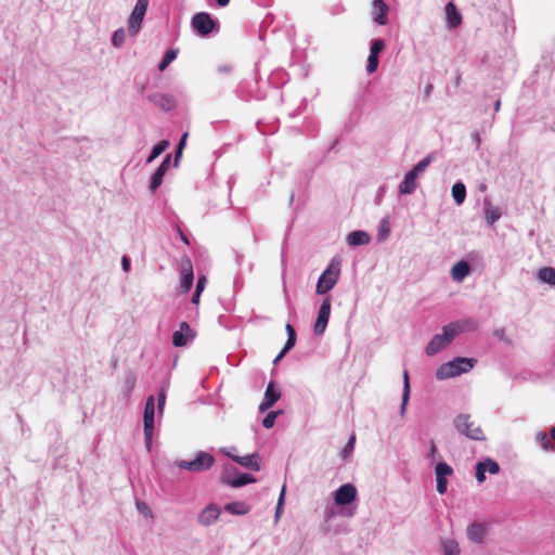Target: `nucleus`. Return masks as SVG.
<instances>
[{
    "instance_id": "1",
    "label": "nucleus",
    "mask_w": 555,
    "mask_h": 555,
    "mask_svg": "<svg viewBox=\"0 0 555 555\" xmlns=\"http://www.w3.org/2000/svg\"><path fill=\"white\" fill-rule=\"evenodd\" d=\"M477 360L474 358L456 357L453 360L441 364L435 376L438 380L460 376L461 374L468 373L476 365Z\"/></svg>"
},
{
    "instance_id": "2",
    "label": "nucleus",
    "mask_w": 555,
    "mask_h": 555,
    "mask_svg": "<svg viewBox=\"0 0 555 555\" xmlns=\"http://www.w3.org/2000/svg\"><path fill=\"white\" fill-rule=\"evenodd\" d=\"M341 260L338 257L332 258L326 269L319 276L315 293L327 294L338 282L340 275Z\"/></svg>"
},
{
    "instance_id": "3",
    "label": "nucleus",
    "mask_w": 555,
    "mask_h": 555,
    "mask_svg": "<svg viewBox=\"0 0 555 555\" xmlns=\"http://www.w3.org/2000/svg\"><path fill=\"white\" fill-rule=\"evenodd\" d=\"M453 424L459 434L472 440L483 441L486 439L483 430L480 426L476 425L475 422L472 421L470 414H459L454 418Z\"/></svg>"
},
{
    "instance_id": "4",
    "label": "nucleus",
    "mask_w": 555,
    "mask_h": 555,
    "mask_svg": "<svg viewBox=\"0 0 555 555\" xmlns=\"http://www.w3.org/2000/svg\"><path fill=\"white\" fill-rule=\"evenodd\" d=\"M216 460L215 456L205 451H198L193 460H181L176 462V466L180 469H185L192 473H203L209 470Z\"/></svg>"
},
{
    "instance_id": "5",
    "label": "nucleus",
    "mask_w": 555,
    "mask_h": 555,
    "mask_svg": "<svg viewBox=\"0 0 555 555\" xmlns=\"http://www.w3.org/2000/svg\"><path fill=\"white\" fill-rule=\"evenodd\" d=\"M192 27L201 37H208L211 33L219 30V22L207 12L196 13L192 17Z\"/></svg>"
},
{
    "instance_id": "6",
    "label": "nucleus",
    "mask_w": 555,
    "mask_h": 555,
    "mask_svg": "<svg viewBox=\"0 0 555 555\" xmlns=\"http://www.w3.org/2000/svg\"><path fill=\"white\" fill-rule=\"evenodd\" d=\"M222 482L232 488H240L248 483L256 482V478L248 473H241L234 466H228L221 476Z\"/></svg>"
},
{
    "instance_id": "7",
    "label": "nucleus",
    "mask_w": 555,
    "mask_h": 555,
    "mask_svg": "<svg viewBox=\"0 0 555 555\" xmlns=\"http://www.w3.org/2000/svg\"><path fill=\"white\" fill-rule=\"evenodd\" d=\"M155 422V399L150 396L146 399L143 413V433L146 448L150 450Z\"/></svg>"
},
{
    "instance_id": "8",
    "label": "nucleus",
    "mask_w": 555,
    "mask_h": 555,
    "mask_svg": "<svg viewBox=\"0 0 555 555\" xmlns=\"http://www.w3.org/2000/svg\"><path fill=\"white\" fill-rule=\"evenodd\" d=\"M147 7L149 0H137L128 21V33L130 36L135 37L141 30Z\"/></svg>"
},
{
    "instance_id": "9",
    "label": "nucleus",
    "mask_w": 555,
    "mask_h": 555,
    "mask_svg": "<svg viewBox=\"0 0 555 555\" xmlns=\"http://www.w3.org/2000/svg\"><path fill=\"white\" fill-rule=\"evenodd\" d=\"M331 315V299L325 298L318 311V317L314 322L313 332L314 335L321 336L324 334Z\"/></svg>"
},
{
    "instance_id": "10",
    "label": "nucleus",
    "mask_w": 555,
    "mask_h": 555,
    "mask_svg": "<svg viewBox=\"0 0 555 555\" xmlns=\"http://www.w3.org/2000/svg\"><path fill=\"white\" fill-rule=\"evenodd\" d=\"M357 498V489L351 483L340 486L334 492V501L337 505L345 506L353 502Z\"/></svg>"
},
{
    "instance_id": "11",
    "label": "nucleus",
    "mask_w": 555,
    "mask_h": 555,
    "mask_svg": "<svg viewBox=\"0 0 555 555\" xmlns=\"http://www.w3.org/2000/svg\"><path fill=\"white\" fill-rule=\"evenodd\" d=\"M147 100L165 112H169L177 106V101L169 93L154 92L147 95Z\"/></svg>"
},
{
    "instance_id": "12",
    "label": "nucleus",
    "mask_w": 555,
    "mask_h": 555,
    "mask_svg": "<svg viewBox=\"0 0 555 555\" xmlns=\"http://www.w3.org/2000/svg\"><path fill=\"white\" fill-rule=\"evenodd\" d=\"M171 164V155L168 154L164 157L160 165L154 171L151 177L149 189L152 193H154L163 183V179L167 170L169 169Z\"/></svg>"
},
{
    "instance_id": "13",
    "label": "nucleus",
    "mask_w": 555,
    "mask_h": 555,
    "mask_svg": "<svg viewBox=\"0 0 555 555\" xmlns=\"http://www.w3.org/2000/svg\"><path fill=\"white\" fill-rule=\"evenodd\" d=\"M195 338V332L185 321L180 323V328L172 334V345L175 347H184L189 340Z\"/></svg>"
},
{
    "instance_id": "14",
    "label": "nucleus",
    "mask_w": 555,
    "mask_h": 555,
    "mask_svg": "<svg viewBox=\"0 0 555 555\" xmlns=\"http://www.w3.org/2000/svg\"><path fill=\"white\" fill-rule=\"evenodd\" d=\"M388 12L389 7L384 0H373L372 1V9H371V16L372 21L379 25L384 26L388 23Z\"/></svg>"
},
{
    "instance_id": "15",
    "label": "nucleus",
    "mask_w": 555,
    "mask_h": 555,
    "mask_svg": "<svg viewBox=\"0 0 555 555\" xmlns=\"http://www.w3.org/2000/svg\"><path fill=\"white\" fill-rule=\"evenodd\" d=\"M227 455L231 457L235 463L242 465L245 468L251 469L254 472H259L261 469V466L258 462L257 453H251L245 456H238L228 452Z\"/></svg>"
},
{
    "instance_id": "16",
    "label": "nucleus",
    "mask_w": 555,
    "mask_h": 555,
    "mask_svg": "<svg viewBox=\"0 0 555 555\" xmlns=\"http://www.w3.org/2000/svg\"><path fill=\"white\" fill-rule=\"evenodd\" d=\"M221 509L216 504L207 505L198 515V522L203 526H210L220 516Z\"/></svg>"
},
{
    "instance_id": "17",
    "label": "nucleus",
    "mask_w": 555,
    "mask_h": 555,
    "mask_svg": "<svg viewBox=\"0 0 555 555\" xmlns=\"http://www.w3.org/2000/svg\"><path fill=\"white\" fill-rule=\"evenodd\" d=\"M488 532V525L483 522H473L467 527V538L475 543H482Z\"/></svg>"
},
{
    "instance_id": "18",
    "label": "nucleus",
    "mask_w": 555,
    "mask_h": 555,
    "mask_svg": "<svg viewBox=\"0 0 555 555\" xmlns=\"http://www.w3.org/2000/svg\"><path fill=\"white\" fill-rule=\"evenodd\" d=\"M482 208L485 219L488 225H493L502 216L500 207L493 206L489 198H485L482 202Z\"/></svg>"
},
{
    "instance_id": "19",
    "label": "nucleus",
    "mask_w": 555,
    "mask_h": 555,
    "mask_svg": "<svg viewBox=\"0 0 555 555\" xmlns=\"http://www.w3.org/2000/svg\"><path fill=\"white\" fill-rule=\"evenodd\" d=\"M444 11L447 16V26L450 29L459 27L462 23V14L457 10L456 5L450 1L447 3Z\"/></svg>"
},
{
    "instance_id": "20",
    "label": "nucleus",
    "mask_w": 555,
    "mask_h": 555,
    "mask_svg": "<svg viewBox=\"0 0 555 555\" xmlns=\"http://www.w3.org/2000/svg\"><path fill=\"white\" fill-rule=\"evenodd\" d=\"M194 274L193 268L190 259L186 260V267L182 270V278L180 280V291L182 293H188L191 291L193 286Z\"/></svg>"
},
{
    "instance_id": "21",
    "label": "nucleus",
    "mask_w": 555,
    "mask_h": 555,
    "mask_svg": "<svg viewBox=\"0 0 555 555\" xmlns=\"http://www.w3.org/2000/svg\"><path fill=\"white\" fill-rule=\"evenodd\" d=\"M416 178L414 172L408 171L399 184V193L404 195L412 194L417 188Z\"/></svg>"
},
{
    "instance_id": "22",
    "label": "nucleus",
    "mask_w": 555,
    "mask_h": 555,
    "mask_svg": "<svg viewBox=\"0 0 555 555\" xmlns=\"http://www.w3.org/2000/svg\"><path fill=\"white\" fill-rule=\"evenodd\" d=\"M371 242V236L362 230L352 231L347 235V243L350 246L366 245Z\"/></svg>"
},
{
    "instance_id": "23",
    "label": "nucleus",
    "mask_w": 555,
    "mask_h": 555,
    "mask_svg": "<svg viewBox=\"0 0 555 555\" xmlns=\"http://www.w3.org/2000/svg\"><path fill=\"white\" fill-rule=\"evenodd\" d=\"M449 343L441 337V334H436L433 336L430 341L427 344L425 351L427 356H435L440 352Z\"/></svg>"
},
{
    "instance_id": "24",
    "label": "nucleus",
    "mask_w": 555,
    "mask_h": 555,
    "mask_svg": "<svg viewBox=\"0 0 555 555\" xmlns=\"http://www.w3.org/2000/svg\"><path fill=\"white\" fill-rule=\"evenodd\" d=\"M470 273V266L467 261L461 260L451 269V276L456 282H462Z\"/></svg>"
},
{
    "instance_id": "25",
    "label": "nucleus",
    "mask_w": 555,
    "mask_h": 555,
    "mask_svg": "<svg viewBox=\"0 0 555 555\" xmlns=\"http://www.w3.org/2000/svg\"><path fill=\"white\" fill-rule=\"evenodd\" d=\"M224 509L232 515H245L250 511V506L245 502H231L224 505Z\"/></svg>"
},
{
    "instance_id": "26",
    "label": "nucleus",
    "mask_w": 555,
    "mask_h": 555,
    "mask_svg": "<svg viewBox=\"0 0 555 555\" xmlns=\"http://www.w3.org/2000/svg\"><path fill=\"white\" fill-rule=\"evenodd\" d=\"M410 399V380H409V372L404 370L403 372V391H402V402L400 406V414L403 415L406 409L408 401Z\"/></svg>"
},
{
    "instance_id": "27",
    "label": "nucleus",
    "mask_w": 555,
    "mask_h": 555,
    "mask_svg": "<svg viewBox=\"0 0 555 555\" xmlns=\"http://www.w3.org/2000/svg\"><path fill=\"white\" fill-rule=\"evenodd\" d=\"M452 197L457 205L464 203L466 197V186L463 182L457 181L452 186Z\"/></svg>"
},
{
    "instance_id": "28",
    "label": "nucleus",
    "mask_w": 555,
    "mask_h": 555,
    "mask_svg": "<svg viewBox=\"0 0 555 555\" xmlns=\"http://www.w3.org/2000/svg\"><path fill=\"white\" fill-rule=\"evenodd\" d=\"M538 279L552 286L555 285V268L544 267L538 271Z\"/></svg>"
},
{
    "instance_id": "29",
    "label": "nucleus",
    "mask_w": 555,
    "mask_h": 555,
    "mask_svg": "<svg viewBox=\"0 0 555 555\" xmlns=\"http://www.w3.org/2000/svg\"><path fill=\"white\" fill-rule=\"evenodd\" d=\"M459 325V334L464 332H474L478 328V322L473 318L454 321Z\"/></svg>"
},
{
    "instance_id": "30",
    "label": "nucleus",
    "mask_w": 555,
    "mask_h": 555,
    "mask_svg": "<svg viewBox=\"0 0 555 555\" xmlns=\"http://www.w3.org/2000/svg\"><path fill=\"white\" fill-rule=\"evenodd\" d=\"M170 145L168 140H162L157 144H155L146 158V163L150 164L154 162L162 153H164L168 146Z\"/></svg>"
},
{
    "instance_id": "31",
    "label": "nucleus",
    "mask_w": 555,
    "mask_h": 555,
    "mask_svg": "<svg viewBox=\"0 0 555 555\" xmlns=\"http://www.w3.org/2000/svg\"><path fill=\"white\" fill-rule=\"evenodd\" d=\"M457 330L459 325L454 322H450L442 327L441 337L450 344L459 335Z\"/></svg>"
},
{
    "instance_id": "32",
    "label": "nucleus",
    "mask_w": 555,
    "mask_h": 555,
    "mask_svg": "<svg viewBox=\"0 0 555 555\" xmlns=\"http://www.w3.org/2000/svg\"><path fill=\"white\" fill-rule=\"evenodd\" d=\"M390 235V221L388 218H383L377 229V240L379 242L386 241Z\"/></svg>"
},
{
    "instance_id": "33",
    "label": "nucleus",
    "mask_w": 555,
    "mask_h": 555,
    "mask_svg": "<svg viewBox=\"0 0 555 555\" xmlns=\"http://www.w3.org/2000/svg\"><path fill=\"white\" fill-rule=\"evenodd\" d=\"M535 441L540 443L544 451H554L555 444L548 439L547 434L540 430L535 435Z\"/></svg>"
},
{
    "instance_id": "34",
    "label": "nucleus",
    "mask_w": 555,
    "mask_h": 555,
    "mask_svg": "<svg viewBox=\"0 0 555 555\" xmlns=\"http://www.w3.org/2000/svg\"><path fill=\"white\" fill-rule=\"evenodd\" d=\"M434 159V154H428L421 162H418L410 171L414 172L415 176L418 177V175L423 173Z\"/></svg>"
},
{
    "instance_id": "35",
    "label": "nucleus",
    "mask_w": 555,
    "mask_h": 555,
    "mask_svg": "<svg viewBox=\"0 0 555 555\" xmlns=\"http://www.w3.org/2000/svg\"><path fill=\"white\" fill-rule=\"evenodd\" d=\"M263 398L273 403L278 402V400L281 398V392L275 389L274 382H270L268 384Z\"/></svg>"
},
{
    "instance_id": "36",
    "label": "nucleus",
    "mask_w": 555,
    "mask_h": 555,
    "mask_svg": "<svg viewBox=\"0 0 555 555\" xmlns=\"http://www.w3.org/2000/svg\"><path fill=\"white\" fill-rule=\"evenodd\" d=\"M177 54H178V50L170 49V50L166 51V53L164 54L162 61L158 64V69L160 72L165 70L168 67V65L173 60H176Z\"/></svg>"
},
{
    "instance_id": "37",
    "label": "nucleus",
    "mask_w": 555,
    "mask_h": 555,
    "mask_svg": "<svg viewBox=\"0 0 555 555\" xmlns=\"http://www.w3.org/2000/svg\"><path fill=\"white\" fill-rule=\"evenodd\" d=\"M435 474L436 476L447 478L453 474V468L446 462H439L435 467Z\"/></svg>"
},
{
    "instance_id": "38",
    "label": "nucleus",
    "mask_w": 555,
    "mask_h": 555,
    "mask_svg": "<svg viewBox=\"0 0 555 555\" xmlns=\"http://www.w3.org/2000/svg\"><path fill=\"white\" fill-rule=\"evenodd\" d=\"M137 382V376L133 372H128L125 376V395L127 397H130Z\"/></svg>"
},
{
    "instance_id": "39",
    "label": "nucleus",
    "mask_w": 555,
    "mask_h": 555,
    "mask_svg": "<svg viewBox=\"0 0 555 555\" xmlns=\"http://www.w3.org/2000/svg\"><path fill=\"white\" fill-rule=\"evenodd\" d=\"M285 491H286V487L285 485L282 487L281 489V492H280V495H279V500H278V504H276V507H275V515H274V518H275V522H278L282 516V513H283V506H284V502H285Z\"/></svg>"
},
{
    "instance_id": "40",
    "label": "nucleus",
    "mask_w": 555,
    "mask_h": 555,
    "mask_svg": "<svg viewBox=\"0 0 555 555\" xmlns=\"http://www.w3.org/2000/svg\"><path fill=\"white\" fill-rule=\"evenodd\" d=\"M126 40V31L124 28H118L112 36V44L116 48H120Z\"/></svg>"
},
{
    "instance_id": "41",
    "label": "nucleus",
    "mask_w": 555,
    "mask_h": 555,
    "mask_svg": "<svg viewBox=\"0 0 555 555\" xmlns=\"http://www.w3.org/2000/svg\"><path fill=\"white\" fill-rule=\"evenodd\" d=\"M385 49V41L380 38L373 39L370 46V54L379 55L380 52Z\"/></svg>"
},
{
    "instance_id": "42",
    "label": "nucleus",
    "mask_w": 555,
    "mask_h": 555,
    "mask_svg": "<svg viewBox=\"0 0 555 555\" xmlns=\"http://www.w3.org/2000/svg\"><path fill=\"white\" fill-rule=\"evenodd\" d=\"M479 463L482 464L486 472H489L491 475H495L500 472V465L492 459H486Z\"/></svg>"
},
{
    "instance_id": "43",
    "label": "nucleus",
    "mask_w": 555,
    "mask_h": 555,
    "mask_svg": "<svg viewBox=\"0 0 555 555\" xmlns=\"http://www.w3.org/2000/svg\"><path fill=\"white\" fill-rule=\"evenodd\" d=\"M443 551L446 555H457L460 554V546L455 541H446L443 543Z\"/></svg>"
},
{
    "instance_id": "44",
    "label": "nucleus",
    "mask_w": 555,
    "mask_h": 555,
    "mask_svg": "<svg viewBox=\"0 0 555 555\" xmlns=\"http://www.w3.org/2000/svg\"><path fill=\"white\" fill-rule=\"evenodd\" d=\"M280 414L279 411H271L269 412L264 418L262 420V426L267 429H270L274 426L278 415Z\"/></svg>"
},
{
    "instance_id": "45",
    "label": "nucleus",
    "mask_w": 555,
    "mask_h": 555,
    "mask_svg": "<svg viewBox=\"0 0 555 555\" xmlns=\"http://www.w3.org/2000/svg\"><path fill=\"white\" fill-rule=\"evenodd\" d=\"M378 63H379V60H378L377 55L369 54L367 64H366V72L369 74L375 73L377 70Z\"/></svg>"
},
{
    "instance_id": "46",
    "label": "nucleus",
    "mask_w": 555,
    "mask_h": 555,
    "mask_svg": "<svg viewBox=\"0 0 555 555\" xmlns=\"http://www.w3.org/2000/svg\"><path fill=\"white\" fill-rule=\"evenodd\" d=\"M166 398H167V390L165 387H163L159 390L158 396H157V410H158L159 415L163 414V412H164Z\"/></svg>"
},
{
    "instance_id": "47",
    "label": "nucleus",
    "mask_w": 555,
    "mask_h": 555,
    "mask_svg": "<svg viewBox=\"0 0 555 555\" xmlns=\"http://www.w3.org/2000/svg\"><path fill=\"white\" fill-rule=\"evenodd\" d=\"M436 489L439 494H444L448 490V480L440 476H436Z\"/></svg>"
},
{
    "instance_id": "48",
    "label": "nucleus",
    "mask_w": 555,
    "mask_h": 555,
    "mask_svg": "<svg viewBox=\"0 0 555 555\" xmlns=\"http://www.w3.org/2000/svg\"><path fill=\"white\" fill-rule=\"evenodd\" d=\"M356 443V436L351 435L348 442L346 443L345 448L343 449L341 456L346 459L350 453L353 452Z\"/></svg>"
},
{
    "instance_id": "49",
    "label": "nucleus",
    "mask_w": 555,
    "mask_h": 555,
    "mask_svg": "<svg viewBox=\"0 0 555 555\" xmlns=\"http://www.w3.org/2000/svg\"><path fill=\"white\" fill-rule=\"evenodd\" d=\"M186 138H188V133H184L177 145V152H176V156H175V166H178L179 159L182 154V150L185 145Z\"/></svg>"
},
{
    "instance_id": "50",
    "label": "nucleus",
    "mask_w": 555,
    "mask_h": 555,
    "mask_svg": "<svg viewBox=\"0 0 555 555\" xmlns=\"http://www.w3.org/2000/svg\"><path fill=\"white\" fill-rule=\"evenodd\" d=\"M476 479L478 482H482L486 480V469L482 464L479 462L476 465Z\"/></svg>"
},
{
    "instance_id": "51",
    "label": "nucleus",
    "mask_w": 555,
    "mask_h": 555,
    "mask_svg": "<svg viewBox=\"0 0 555 555\" xmlns=\"http://www.w3.org/2000/svg\"><path fill=\"white\" fill-rule=\"evenodd\" d=\"M297 335H288L287 340L283 347L284 352H288L291 349L294 348L296 344Z\"/></svg>"
},
{
    "instance_id": "52",
    "label": "nucleus",
    "mask_w": 555,
    "mask_h": 555,
    "mask_svg": "<svg viewBox=\"0 0 555 555\" xmlns=\"http://www.w3.org/2000/svg\"><path fill=\"white\" fill-rule=\"evenodd\" d=\"M297 335H288L287 340L283 347L284 352H288L291 349L294 348L296 344Z\"/></svg>"
},
{
    "instance_id": "53",
    "label": "nucleus",
    "mask_w": 555,
    "mask_h": 555,
    "mask_svg": "<svg viewBox=\"0 0 555 555\" xmlns=\"http://www.w3.org/2000/svg\"><path fill=\"white\" fill-rule=\"evenodd\" d=\"M135 506H137V509L139 513L144 514V515H152L151 508L147 506V504L145 502L138 501L135 503Z\"/></svg>"
},
{
    "instance_id": "54",
    "label": "nucleus",
    "mask_w": 555,
    "mask_h": 555,
    "mask_svg": "<svg viewBox=\"0 0 555 555\" xmlns=\"http://www.w3.org/2000/svg\"><path fill=\"white\" fill-rule=\"evenodd\" d=\"M206 284H207L206 276L205 275L198 276L195 291L202 293L205 289Z\"/></svg>"
},
{
    "instance_id": "55",
    "label": "nucleus",
    "mask_w": 555,
    "mask_h": 555,
    "mask_svg": "<svg viewBox=\"0 0 555 555\" xmlns=\"http://www.w3.org/2000/svg\"><path fill=\"white\" fill-rule=\"evenodd\" d=\"M437 454H438L437 447L434 441H430V448H429L427 457L430 459L431 461H435Z\"/></svg>"
},
{
    "instance_id": "56",
    "label": "nucleus",
    "mask_w": 555,
    "mask_h": 555,
    "mask_svg": "<svg viewBox=\"0 0 555 555\" xmlns=\"http://www.w3.org/2000/svg\"><path fill=\"white\" fill-rule=\"evenodd\" d=\"M273 404H274L273 402L268 401L267 399L263 398L262 402L259 404V412H261V413L266 412L271 406H273Z\"/></svg>"
},
{
    "instance_id": "57",
    "label": "nucleus",
    "mask_w": 555,
    "mask_h": 555,
    "mask_svg": "<svg viewBox=\"0 0 555 555\" xmlns=\"http://www.w3.org/2000/svg\"><path fill=\"white\" fill-rule=\"evenodd\" d=\"M472 139H473V141L475 143L476 150H479L480 149V144H481L480 134L477 131H475V132L472 133Z\"/></svg>"
},
{
    "instance_id": "58",
    "label": "nucleus",
    "mask_w": 555,
    "mask_h": 555,
    "mask_svg": "<svg viewBox=\"0 0 555 555\" xmlns=\"http://www.w3.org/2000/svg\"><path fill=\"white\" fill-rule=\"evenodd\" d=\"M121 268L125 272H129L130 270V259L127 256L121 258Z\"/></svg>"
},
{
    "instance_id": "59",
    "label": "nucleus",
    "mask_w": 555,
    "mask_h": 555,
    "mask_svg": "<svg viewBox=\"0 0 555 555\" xmlns=\"http://www.w3.org/2000/svg\"><path fill=\"white\" fill-rule=\"evenodd\" d=\"M494 336H496L500 340L505 339V331L503 328H496L493 332Z\"/></svg>"
},
{
    "instance_id": "60",
    "label": "nucleus",
    "mask_w": 555,
    "mask_h": 555,
    "mask_svg": "<svg viewBox=\"0 0 555 555\" xmlns=\"http://www.w3.org/2000/svg\"><path fill=\"white\" fill-rule=\"evenodd\" d=\"M201 294H202L201 292H197V291L194 292L192 299H191L192 304L197 305L199 302Z\"/></svg>"
},
{
    "instance_id": "61",
    "label": "nucleus",
    "mask_w": 555,
    "mask_h": 555,
    "mask_svg": "<svg viewBox=\"0 0 555 555\" xmlns=\"http://www.w3.org/2000/svg\"><path fill=\"white\" fill-rule=\"evenodd\" d=\"M287 352H284V350L282 349L280 351V353L275 357V359L273 360V363L274 364H278L286 354Z\"/></svg>"
},
{
    "instance_id": "62",
    "label": "nucleus",
    "mask_w": 555,
    "mask_h": 555,
    "mask_svg": "<svg viewBox=\"0 0 555 555\" xmlns=\"http://www.w3.org/2000/svg\"><path fill=\"white\" fill-rule=\"evenodd\" d=\"M285 330H286L287 336L296 335V331L291 324H286Z\"/></svg>"
},
{
    "instance_id": "63",
    "label": "nucleus",
    "mask_w": 555,
    "mask_h": 555,
    "mask_svg": "<svg viewBox=\"0 0 555 555\" xmlns=\"http://www.w3.org/2000/svg\"><path fill=\"white\" fill-rule=\"evenodd\" d=\"M179 233H180V238L181 241L186 244V245H190V241L188 238V236L181 231V229H179Z\"/></svg>"
},
{
    "instance_id": "64",
    "label": "nucleus",
    "mask_w": 555,
    "mask_h": 555,
    "mask_svg": "<svg viewBox=\"0 0 555 555\" xmlns=\"http://www.w3.org/2000/svg\"><path fill=\"white\" fill-rule=\"evenodd\" d=\"M433 88H434V87H433V85H431V83H428V85L425 87V91H424V93H425V96H426V98H428V96L430 95V93H431V91H433Z\"/></svg>"
}]
</instances>
